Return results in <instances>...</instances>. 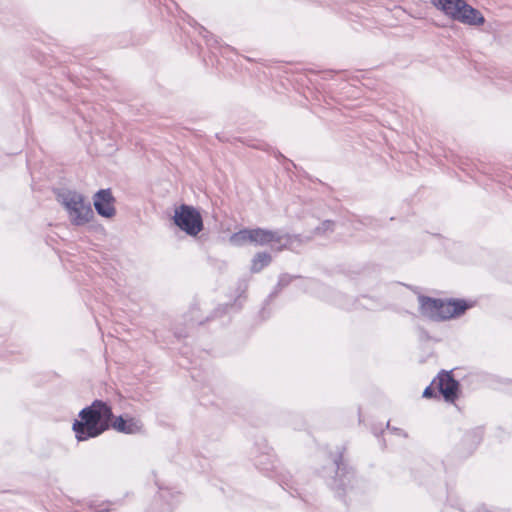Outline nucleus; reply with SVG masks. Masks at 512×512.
I'll return each instance as SVG.
<instances>
[{
    "mask_svg": "<svg viewBox=\"0 0 512 512\" xmlns=\"http://www.w3.org/2000/svg\"><path fill=\"white\" fill-rule=\"evenodd\" d=\"M79 420H75L72 430L78 441L95 438L109 429L124 434H139L143 432L144 424L138 417L131 415L114 417L111 407L103 401L95 400L79 412Z\"/></svg>",
    "mask_w": 512,
    "mask_h": 512,
    "instance_id": "1",
    "label": "nucleus"
},
{
    "mask_svg": "<svg viewBox=\"0 0 512 512\" xmlns=\"http://www.w3.org/2000/svg\"><path fill=\"white\" fill-rule=\"evenodd\" d=\"M419 310L422 316L441 322L456 319L475 306V301L458 298L418 297Z\"/></svg>",
    "mask_w": 512,
    "mask_h": 512,
    "instance_id": "2",
    "label": "nucleus"
},
{
    "mask_svg": "<svg viewBox=\"0 0 512 512\" xmlns=\"http://www.w3.org/2000/svg\"><path fill=\"white\" fill-rule=\"evenodd\" d=\"M433 6L453 21L468 26H480L485 23L482 13L465 0H430Z\"/></svg>",
    "mask_w": 512,
    "mask_h": 512,
    "instance_id": "3",
    "label": "nucleus"
},
{
    "mask_svg": "<svg viewBox=\"0 0 512 512\" xmlns=\"http://www.w3.org/2000/svg\"><path fill=\"white\" fill-rule=\"evenodd\" d=\"M58 201L66 210L68 218L73 225L82 226L93 217L90 202L86 201L82 194L76 191H61L58 194Z\"/></svg>",
    "mask_w": 512,
    "mask_h": 512,
    "instance_id": "4",
    "label": "nucleus"
},
{
    "mask_svg": "<svg viewBox=\"0 0 512 512\" xmlns=\"http://www.w3.org/2000/svg\"><path fill=\"white\" fill-rule=\"evenodd\" d=\"M174 222L181 230L191 236H196L203 229L200 213L188 205H181L175 209Z\"/></svg>",
    "mask_w": 512,
    "mask_h": 512,
    "instance_id": "5",
    "label": "nucleus"
},
{
    "mask_svg": "<svg viewBox=\"0 0 512 512\" xmlns=\"http://www.w3.org/2000/svg\"><path fill=\"white\" fill-rule=\"evenodd\" d=\"M251 243L256 245H267L271 244L272 247L280 250L286 247L289 243V238L286 235H282L279 232L265 230L261 228L251 229Z\"/></svg>",
    "mask_w": 512,
    "mask_h": 512,
    "instance_id": "6",
    "label": "nucleus"
},
{
    "mask_svg": "<svg viewBox=\"0 0 512 512\" xmlns=\"http://www.w3.org/2000/svg\"><path fill=\"white\" fill-rule=\"evenodd\" d=\"M432 385L438 388L445 401L453 403L459 392V383L452 377L449 372H441L432 382Z\"/></svg>",
    "mask_w": 512,
    "mask_h": 512,
    "instance_id": "7",
    "label": "nucleus"
},
{
    "mask_svg": "<svg viewBox=\"0 0 512 512\" xmlns=\"http://www.w3.org/2000/svg\"><path fill=\"white\" fill-rule=\"evenodd\" d=\"M114 198L110 190H100L95 194L94 207L97 213L103 217L111 218L115 214L113 206Z\"/></svg>",
    "mask_w": 512,
    "mask_h": 512,
    "instance_id": "8",
    "label": "nucleus"
},
{
    "mask_svg": "<svg viewBox=\"0 0 512 512\" xmlns=\"http://www.w3.org/2000/svg\"><path fill=\"white\" fill-rule=\"evenodd\" d=\"M337 479H335L334 487L337 489H344L352 480V473L348 472L346 466L341 463L337 464Z\"/></svg>",
    "mask_w": 512,
    "mask_h": 512,
    "instance_id": "9",
    "label": "nucleus"
},
{
    "mask_svg": "<svg viewBox=\"0 0 512 512\" xmlns=\"http://www.w3.org/2000/svg\"><path fill=\"white\" fill-rule=\"evenodd\" d=\"M251 238V229H242L230 236L229 243L233 246L240 247L246 243H251Z\"/></svg>",
    "mask_w": 512,
    "mask_h": 512,
    "instance_id": "10",
    "label": "nucleus"
},
{
    "mask_svg": "<svg viewBox=\"0 0 512 512\" xmlns=\"http://www.w3.org/2000/svg\"><path fill=\"white\" fill-rule=\"evenodd\" d=\"M271 262V256L267 253L260 252L257 253L253 259L251 264L252 272H260L264 267L268 266Z\"/></svg>",
    "mask_w": 512,
    "mask_h": 512,
    "instance_id": "11",
    "label": "nucleus"
},
{
    "mask_svg": "<svg viewBox=\"0 0 512 512\" xmlns=\"http://www.w3.org/2000/svg\"><path fill=\"white\" fill-rule=\"evenodd\" d=\"M333 229V223L331 221H325L322 223V226L321 227H318L317 228V232H326V231H330Z\"/></svg>",
    "mask_w": 512,
    "mask_h": 512,
    "instance_id": "12",
    "label": "nucleus"
},
{
    "mask_svg": "<svg viewBox=\"0 0 512 512\" xmlns=\"http://www.w3.org/2000/svg\"><path fill=\"white\" fill-rule=\"evenodd\" d=\"M433 385L431 384V386L427 387L424 392H423V397L425 398H430L433 396V393H434V389H433Z\"/></svg>",
    "mask_w": 512,
    "mask_h": 512,
    "instance_id": "13",
    "label": "nucleus"
}]
</instances>
